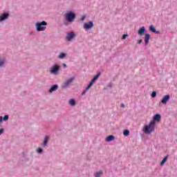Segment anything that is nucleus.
I'll return each mask as SVG.
<instances>
[{
    "label": "nucleus",
    "mask_w": 177,
    "mask_h": 177,
    "mask_svg": "<svg viewBox=\"0 0 177 177\" xmlns=\"http://www.w3.org/2000/svg\"><path fill=\"white\" fill-rule=\"evenodd\" d=\"M149 40H150V35H149V33L145 34V45H149Z\"/></svg>",
    "instance_id": "nucleus-10"
},
{
    "label": "nucleus",
    "mask_w": 177,
    "mask_h": 177,
    "mask_svg": "<svg viewBox=\"0 0 177 177\" xmlns=\"http://www.w3.org/2000/svg\"><path fill=\"white\" fill-rule=\"evenodd\" d=\"M3 129H0V135H2L3 133Z\"/></svg>",
    "instance_id": "nucleus-30"
},
{
    "label": "nucleus",
    "mask_w": 177,
    "mask_h": 177,
    "mask_svg": "<svg viewBox=\"0 0 177 177\" xmlns=\"http://www.w3.org/2000/svg\"><path fill=\"white\" fill-rule=\"evenodd\" d=\"M59 70H60V66L58 65H54L50 69V73L51 74H56Z\"/></svg>",
    "instance_id": "nucleus-5"
},
{
    "label": "nucleus",
    "mask_w": 177,
    "mask_h": 177,
    "mask_svg": "<svg viewBox=\"0 0 177 177\" xmlns=\"http://www.w3.org/2000/svg\"><path fill=\"white\" fill-rule=\"evenodd\" d=\"M92 27H93V21H90L89 22V28H92Z\"/></svg>",
    "instance_id": "nucleus-27"
},
{
    "label": "nucleus",
    "mask_w": 177,
    "mask_h": 177,
    "mask_svg": "<svg viewBox=\"0 0 177 177\" xmlns=\"http://www.w3.org/2000/svg\"><path fill=\"white\" fill-rule=\"evenodd\" d=\"M114 136H109L106 138V142H111V140H114Z\"/></svg>",
    "instance_id": "nucleus-17"
},
{
    "label": "nucleus",
    "mask_w": 177,
    "mask_h": 177,
    "mask_svg": "<svg viewBox=\"0 0 177 177\" xmlns=\"http://www.w3.org/2000/svg\"><path fill=\"white\" fill-rule=\"evenodd\" d=\"M161 120V115L160 114H156L153 116V121H160Z\"/></svg>",
    "instance_id": "nucleus-12"
},
{
    "label": "nucleus",
    "mask_w": 177,
    "mask_h": 177,
    "mask_svg": "<svg viewBox=\"0 0 177 177\" xmlns=\"http://www.w3.org/2000/svg\"><path fill=\"white\" fill-rule=\"evenodd\" d=\"M8 17H9L8 13H4V14L1 15V16L0 17V21H3V20H6V19H8Z\"/></svg>",
    "instance_id": "nucleus-9"
},
{
    "label": "nucleus",
    "mask_w": 177,
    "mask_h": 177,
    "mask_svg": "<svg viewBox=\"0 0 177 177\" xmlns=\"http://www.w3.org/2000/svg\"><path fill=\"white\" fill-rule=\"evenodd\" d=\"M46 26H48V24L45 21L37 22L36 24V30L37 31H45L46 30Z\"/></svg>",
    "instance_id": "nucleus-2"
},
{
    "label": "nucleus",
    "mask_w": 177,
    "mask_h": 177,
    "mask_svg": "<svg viewBox=\"0 0 177 177\" xmlns=\"http://www.w3.org/2000/svg\"><path fill=\"white\" fill-rule=\"evenodd\" d=\"M84 28H85V30H89V24L86 23L84 24Z\"/></svg>",
    "instance_id": "nucleus-24"
},
{
    "label": "nucleus",
    "mask_w": 177,
    "mask_h": 177,
    "mask_svg": "<svg viewBox=\"0 0 177 177\" xmlns=\"http://www.w3.org/2000/svg\"><path fill=\"white\" fill-rule=\"evenodd\" d=\"M85 16H83L82 17V21H84V20H85Z\"/></svg>",
    "instance_id": "nucleus-33"
},
{
    "label": "nucleus",
    "mask_w": 177,
    "mask_h": 177,
    "mask_svg": "<svg viewBox=\"0 0 177 177\" xmlns=\"http://www.w3.org/2000/svg\"><path fill=\"white\" fill-rule=\"evenodd\" d=\"M3 121H8L9 120V115H6L3 118Z\"/></svg>",
    "instance_id": "nucleus-25"
},
{
    "label": "nucleus",
    "mask_w": 177,
    "mask_h": 177,
    "mask_svg": "<svg viewBox=\"0 0 177 177\" xmlns=\"http://www.w3.org/2000/svg\"><path fill=\"white\" fill-rule=\"evenodd\" d=\"M124 136H129V130H124L123 132Z\"/></svg>",
    "instance_id": "nucleus-20"
},
{
    "label": "nucleus",
    "mask_w": 177,
    "mask_h": 177,
    "mask_svg": "<svg viewBox=\"0 0 177 177\" xmlns=\"http://www.w3.org/2000/svg\"><path fill=\"white\" fill-rule=\"evenodd\" d=\"M103 175V171L100 170L99 171H97L95 174V177H100Z\"/></svg>",
    "instance_id": "nucleus-18"
},
{
    "label": "nucleus",
    "mask_w": 177,
    "mask_h": 177,
    "mask_svg": "<svg viewBox=\"0 0 177 177\" xmlns=\"http://www.w3.org/2000/svg\"><path fill=\"white\" fill-rule=\"evenodd\" d=\"M5 64V59H0V67H2Z\"/></svg>",
    "instance_id": "nucleus-23"
},
{
    "label": "nucleus",
    "mask_w": 177,
    "mask_h": 177,
    "mask_svg": "<svg viewBox=\"0 0 177 177\" xmlns=\"http://www.w3.org/2000/svg\"><path fill=\"white\" fill-rule=\"evenodd\" d=\"M75 19V15L72 12H68L65 14V19L68 23H73Z\"/></svg>",
    "instance_id": "nucleus-3"
},
{
    "label": "nucleus",
    "mask_w": 177,
    "mask_h": 177,
    "mask_svg": "<svg viewBox=\"0 0 177 177\" xmlns=\"http://www.w3.org/2000/svg\"><path fill=\"white\" fill-rule=\"evenodd\" d=\"M48 142H49V136H46V137L44 138L43 146H46V145H48Z\"/></svg>",
    "instance_id": "nucleus-13"
},
{
    "label": "nucleus",
    "mask_w": 177,
    "mask_h": 177,
    "mask_svg": "<svg viewBox=\"0 0 177 177\" xmlns=\"http://www.w3.org/2000/svg\"><path fill=\"white\" fill-rule=\"evenodd\" d=\"M168 160V156H166L163 160L160 162V165H164V164H165V162H167V161Z\"/></svg>",
    "instance_id": "nucleus-16"
},
{
    "label": "nucleus",
    "mask_w": 177,
    "mask_h": 177,
    "mask_svg": "<svg viewBox=\"0 0 177 177\" xmlns=\"http://www.w3.org/2000/svg\"><path fill=\"white\" fill-rule=\"evenodd\" d=\"M157 96V92L153 91L151 93V97H156Z\"/></svg>",
    "instance_id": "nucleus-26"
},
{
    "label": "nucleus",
    "mask_w": 177,
    "mask_h": 177,
    "mask_svg": "<svg viewBox=\"0 0 177 177\" xmlns=\"http://www.w3.org/2000/svg\"><path fill=\"white\" fill-rule=\"evenodd\" d=\"M69 104H71V106H75V100L73 99L69 100Z\"/></svg>",
    "instance_id": "nucleus-19"
},
{
    "label": "nucleus",
    "mask_w": 177,
    "mask_h": 177,
    "mask_svg": "<svg viewBox=\"0 0 177 177\" xmlns=\"http://www.w3.org/2000/svg\"><path fill=\"white\" fill-rule=\"evenodd\" d=\"M3 120V118H2V116H0V124L1 122H2Z\"/></svg>",
    "instance_id": "nucleus-31"
},
{
    "label": "nucleus",
    "mask_w": 177,
    "mask_h": 177,
    "mask_svg": "<svg viewBox=\"0 0 177 177\" xmlns=\"http://www.w3.org/2000/svg\"><path fill=\"white\" fill-rule=\"evenodd\" d=\"M37 153H42V149L41 148H38Z\"/></svg>",
    "instance_id": "nucleus-29"
},
{
    "label": "nucleus",
    "mask_w": 177,
    "mask_h": 177,
    "mask_svg": "<svg viewBox=\"0 0 177 177\" xmlns=\"http://www.w3.org/2000/svg\"><path fill=\"white\" fill-rule=\"evenodd\" d=\"M138 42V44H142V42H143V40L142 39H140Z\"/></svg>",
    "instance_id": "nucleus-32"
},
{
    "label": "nucleus",
    "mask_w": 177,
    "mask_h": 177,
    "mask_svg": "<svg viewBox=\"0 0 177 177\" xmlns=\"http://www.w3.org/2000/svg\"><path fill=\"white\" fill-rule=\"evenodd\" d=\"M145 26L141 27L138 30L139 35H143V34H145Z\"/></svg>",
    "instance_id": "nucleus-14"
},
{
    "label": "nucleus",
    "mask_w": 177,
    "mask_h": 177,
    "mask_svg": "<svg viewBox=\"0 0 177 177\" xmlns=\"http://www.w3.org/2000/svg\"><path fill=\"white\" fill-rule=\"evenodd\" d=\"M64 57H66V54H64L63 53L59 54V59H64Z\"/></svg>",
    "instance_id": "nucleus-21"
},
{
    "label": "nucleus",
    "mask_w": 177,
    "mask_h": 177,
    "mask_svg": "<svg viewBox=\"0 0 177 177\" xmlns=\"http://www.w3.org/2000/svg\"><path fill=\"white\" fill-rule=\"evenodd\" d=\"M121 107H125V105H124V104H121Z\"/></svg>",
    "instance_id": "nucleus-34"
},
{
    "label": "nucleus",
    "mask_w": 177,
    "mask_h": 177,
    "mask_svg": "<svg viewBox=\"0 0 177 177\" xmlns=\"http://www.w3.org/2000/svg\"><path fill=\"white\" fill-rule=\"evenodd\" d=\"M57 84H54L51 86V88L49 90V92L52 93V92H55V91H57Z\"/></svg>",
    "instance_id": "nucleus-11"
},
{
    "label": "nucleus",
    "mask_w": 177,
    "mask_h": 177,
    "mask_svg": "<svg viewBox=\"0 0 177 177\" xmlns=\"http://www.w3.org/2000/svg\"><path fill=\"white\" fill-rule=\"evenodd\" d=\"M75 37V33L74 32L68 33L66 35V39L67 41H71V39H73Z\"/></svg>",
    "instance_id": "nucleus-8"
},
{
    "label": "nucleus",
    "mask_w": 177,
    "mask_h": 177,
    "mask_svg": "<svg viewBox=\"0 0 177 177\" xmlns=\"http://www.w3.org/2000/svg\"><path fill=\"white\" fill-rule=\"evenodd\" d=\"M149 30H151V32H156V34H158V32L156 31V28H154V26L153 25L149 26Z\"/></svg>",
    "instance_id": "nucleus-15"
},
{
    "label": "nucleus",
    "mask_w": 177,
    "mask_h": 177,
    "mask_svg": "<svg viewBox=\"0 0 177 177\" xmlns=\"http://www.w3.org/2000/svg\"><path fill=\"white\" fill-rule=\"evenodd\" d=\"M169 99H171V96H169V95H166L162 97L161 103L162 104H167V103H168L169 101Z\"/></svg>",
    "instance_id": "nucleus-6"
},
{
    "label": "nucleus",
    "mask_w": 177,
    "mask_h": 177,
    "mask_svg": "<svg viewBox=\"0 0 177 177\" xmlns=\"http://www.w3.org/2000/svg\"><path fill=\"white\" fill-rule=\"evenodd\" d=\"M127 37H128L127 34L123 35L122 37V39H126Z\"/></svg>",
    "instance_id": "nucleus-28"
},
{
    "label": "nucleus",
    "mask_w": 177,
    "mask_h": 177,
    "mask_svg": "<svg viewBox=\"0 0 177 177\" xmlns=\"http://www.w3.org/2000/svg\"><path fill=\"white\" fill-rule=\"evenodd\" d=\"M102 75L101 72H99L97 75H95L93 80H91V82L89 83V88H91V86H92V85H93L94 82H96V81L97 80V78H99V77H100V75Z\"/></svg>",
    "instance_id": "nucleus-4"
},
{
    "label": "nucleus",
    "mask_w": 177,
    "mask_h": 177,
    "mask_svg": "<svg viewBox=\"0 0 177 177\" xmlns=\"http://www.w3.org/2000/svg\"><path fill=\"white\" fill-rule=\"evenodd\" d=\"M64 67H66V64H63Z\"/></svg>",
    "instance_id": "nucleus-35"
},
{
    "label": "nucleus",
    "mask_w": 177,
    "mask_h": 177,
    "mask_svg": "<svg viewBox=\"0 0 177 177\" xmlns=\"http://www.w3.org/2000/svg\"><path fill=\"white\" fill-rule=\"evenodd\" d=\"M74 81V77H71L69 80H66L63 85V88H67L70 84H71Z\"/></svg>",
    "instance_id": "nucleus-7"
},
{
    "label": "nucleus",
    "mask_w": 177,
    "mask_h": 177,
    "mask_svg": "<svg viewBox=\"0 0 177 177\" xmlns=\"http://www.w3.org/2000/svg\"><path fill=\"white\" fill-rule=\"evenodd\" d=\"M88 89H89V84L87 85V87L84 90V91L82 92V95H85V93L88 92Z\"/></svg>",
    "instance_id": "nucleus-22"
},
{
    "label": "nucleus",
    "mask_w": 177,
    "mask_h": 177,
    "mask_svg": "<svg viewBox=\"0 0 177 177\" xmlns=\"http://www.w3.org/2000/svg\"><path fill=\"white\" fill-rule=\"evenodd\" d=\"M156 129V121L152 120L148 125H146L143 129L144 133L150 135V133L154 132Z\"/></svg>",
    "instance_id": "nucleus-1"
}]
</instances>
